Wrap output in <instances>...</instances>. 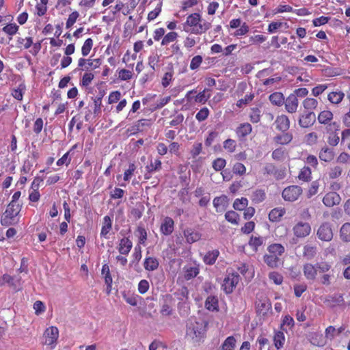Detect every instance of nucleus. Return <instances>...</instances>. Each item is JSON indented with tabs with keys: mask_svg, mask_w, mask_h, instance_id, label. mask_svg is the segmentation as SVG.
I'll use <instances>...</instances> for the list:
<instances>
[{
	"mask_svg": "<svg viewBox=\"0 0 350 350\" xmlns=\"http://www.w3.org/2000/svg\"><path fill=\"white\" fill-rule=\"evenodd\" d=\"M161 168V161L160 159H155L151 161L150 164L146 166L148 173L150 174L152 172L160 170Z\"/></svg>",
	"mask_w": 350,
	"mask_h": 350,
	"instance_id": "nucleus-46",
	"label": "nucleus"
},
{
	"mask_svg": "<svg viewBox=\"0 0 350 350\" xmlns=\"http://www.w3.org/2000/svg\"><path fill=\"white\" fill-rule=\"evenodd\" d=\"M293 139V135L289 132H282V134L277 135L274 137L273 141L280 145H287L291 142Z\"/></svg>",
	"mask_w": 350,
	"mask_h": 350,
	"instance_id": "nucleus-18",
	"label": "nucleus"
},
{
	"mask_svg": "<svg viewBox=\"0 0 350 350\" xmlns=\"http://www.w3.org/2000/svg\"><path fill=\"white\" fill-rule=\"evenodd\" d=\"M209 113L207 107H203L196 113V118L199 122H202L208 117Z\"/></svg>",
	"mask_w": 350,
	"mask_h": 350,
	"instance_id": "nucleus-57",
	"label": "nucleus"
},
{
	"mask_svg": "<svg viewBox=\"0 0 350 350\" xmlns=\"http://www.w3.org/2000/svg\"><path fill=\"white\" fill-rule=\"evenodd\" d=\"M303 272L306 278L308 280H314L317 275V268L315 265L306 263L303 267Z\"/></svg>",
	"mask_w": 350,
	"mask_h": 350,
	"instance_id": "nucleus-15",
	"label": "nucleus"
},
{
	"mask_svg": "<svg viewBox=\"0 0 350 350\" xmlns=\"http://www.w3.org/2000/svg\"><path fill=\"white\" fill-rule=\"evenodd\" d=\"M342 169L340 166L336 165L330 168L328 175L331 179H335L342 175Z\"/></svg>",
	"mask_w": 350,
	"mask_h": 350,
	"instance_id": "nucleus-45",
	"label": "nucleus"
},
{
	"mask_svg": "<svg viewBox=\"0 0 350 350\" xmlns=\"http://www.w3.org/2000/svg\"><path fill=\"white\" fill-rule=\"evenodd\" d=\"M178 37V33L175 31H171L164 36L162 41V45H167L169 43L174 42Z\"/></svg>",
	"mask_w": 350,
	"mask_h": 350,
	"instance_id": "nucleus-51",
	"label": "nucleus"
},
{
	"mask_svg": "<svg viewBox=\"0 0 350 350\" xmlns=\"http://www.w3.org/2000/svg\"><path fill=\"white\" fill-rule=\"evenodd\" d=\"M344 299L342 294H334L332 295H327L325 297L324 303L329 307H334L336 304L343 303Z\"/></svg>",
	"mask_w": 350,
	"mask_h": 350,
	"instance_id": "nucleus-20",
	"label": "nucleus"
},
{
	"mask_svg": "<svg viewBox=\"0 0 350 350\" xmlns=\"http://www.w3.org/2000/svg\"><path fill=\"white\" fill-rule=\"evenodd\" d=\"M324 75L332 77L340 75V69L338 68L327 67L323 70Z\"/></svg>",
	"mask_w": 350,
	"mask_h": 350,
	"instance_id": "nucleus-62",
	"label": "nucleus"
},
{
	"mask_svg": "<svg viewBox=\"0 0 350 350\" xmlns=\"http://www.w3.org/2000/svg\"><path fill=\"white\" fill-rule=\"evenodd\" d=\"M21 206L22 205H13L12 203H9L1 216V224L4 226H10L17 224L18 222L17 216L21 210Z\"/></svg>",
	"mask_w": 350,
	"mask_h": 350,
	"instance_id": "nucleus-3",
	"label": "nucleus"
},
{
	"mask_svg": "<svg viewBox=\"0 0 350 350\" xmlns=\"http://www.w3.org/2000/svg\"><path fill=\"white\" fill-rule=\"evenodd\" d=\"M317 254V248L316 246L306 245L303 248V257L307 260H312Z\"/></svg>",
	"mask_w": 350,
	"mask_h": 350,
	"instance_id": "nucleus-25",
	"label": "nucleus"
},
{
	"mask_svg": "<svg viewBox=\"0 0 350 350\" xmlns=\"http://www.w3.org/2000/svg\"><path fill=\"white\" fill-rule=\"evenodd\" d=\"M236 340L234 336H228L221 345L222 350H234L235 347Z\"/></svg>",
	"mask_w": 350,
	"mask_h": 350,
	"instance_id": "nucleus-41",
	"label": "nucleus"
},
{
	"mask_svg": "<svg viewBox=\"0 0 350 350\" xmlns=\"http://www.w3.org/2000/svg\"><path fill=\"white\" fill-rule=\"evenodd\" d=\"M188 295L189 291L187 287H182L175 293V295L177 297V299L183 301L182 304H178V308H180L181 306L185 307V305L187 304L186 301L188 299ZM186 308H187V306H186Z\"/></svg>",
	"mask_w": 350,
	"mask_h": 350,
	"instance_id": "nucleus-27",
	"label": "nucleus"
},
{
	"mask_svg": "<svg viewBox=\"0 0 350 350\" xmlns=\"http://www.w3.org/2000/svg\"><path fill=\"white\" fill-rule=\"evenodd\" d=\"M94 75L91 72H85L81 81V85L84 87L88 86L94 79Z\"/></svg>",
	"mask_w": 350,
	"mask_h": 350,
	"instance_id": "nucleus-63",
	"label": "nucleus"
},
{
	"mask_svg": "<svg viewBox=\"0 0 350 350\" xmlns=\"http://www.w3.org/2000/svg\"><path fill=\"white\" fill-rule=\"evenodd\" d=\"M294 234L299 238H304L310 234V225L306 222H299L293 227Z\"/></svg>",
	"mask_w": 350,
	"mask_h": 350,
	"instance_id": "nucleus-7",
	"label": "nucleus"
},
{
	"mask_svg": "<svg viewBox=\"0 0 350 350\" xmlns=\"http://www.w3.org/2000/svg\"><path fill=\"white\" fill-rule=\"evenodd\" d=\"M271 308V304L267 298L256 301V310L258 315H266Z\"/></svg>",
	"mask_w": 350,
	"mask_h": 350,
	"instance_id": "nucleus-10",
	"label": "nucleus"
},
{
	"mask_svg": "<svg viewBox=\"0 0 350 350\" xmlns=\"http://www.w3.org/2000/svg\"><path fill=\"white\" fill-rule=\"evenodd\" d=\"M102 275H104L105 282L107 284V292L109 294L111 291L112 278L111 276L109 267L105 264L101 270Z\"/></svg>",
	"mask_w": 350,
	"mask_h": 350,
	"instance_id": "nucleus-24",
	"label": "nucleus"
},
{
	"mask_svg": "<svg viewBox=\"0 0 350 350\" xmlns=\"http://www.w3.org/2000/svg\"><path fill=\"white\" fill-rule=\"evenodd\" d=\"M162 2H160L157 4V7L154 10L150 12L148 14V21H153L155 19L160 12H161Z\"/></svg>",
	"mask_w": 350,
	"mask_h": 350,
	"instance_id": "nucleus-60",
	"label": "nucleus"
},
{
	"mask_svg": "<svg viewBox=\"0 0 350 350\" xmlns=\"http://www.w3.org/2000/svg\"><path fill=\"white\" fill-rule=\"evenodd\" d=\"M264 262L271 268H277L281 264V260L279 256L273 254H265L263 257Z\"/></svg>",
	"mask_w": 350,
	"mask_h": 350,
	"instance_id": "nucleus-22",
	"label": "nucleus"
},
{
	"mask_svg": "<svg viewBox=\"0 0 350 350\" xmlns=\"http://www.w3.org/2000/svg\"><path fill=\"white\" fill-rule=\"evenodd\" d=\"M3 31L9 36H14L18 30V26L15 23H10L2 29Z\"/></svg>",
	"mask_w": 350,
	"mask_h": 350,
	"instance_id": "nucleus-47",
	"label": "nucleus"
},
{
	"mask_svg": "<svg viewBox=\"0 0 350 350\" xmlns=\"http://www.w3.org/2000/svg\"><path fill=\"white\" fill-rule=\"evenodd\" d=\"M205 306L206 309L211 311L217 310L218 307L217 298L215 296H208L206 299Z\"/></svg>",
	"mask_w": 350,
	"mask_h": 350,
	"instance_id": "nucleus-39",
	"label": "nucleus"
},
{
	"mask_svg": "<svg viewBox=\"0 0 350 350\" xmlns=\"http://www.w3.org/2000/svg\"><path fill=\"white\" fill-rule=\"evenodd\" d=\"M276 129L281 132H286L290 128V120L286 115L278 116L275 121Z\"/></svg>",
	"mask_w": 350,
	"mask_h": 350,
	"instance_id": "nucleus-12",
	"label": "nucleus"
},
{
	"mask_svg": "<svg viewBox=\"0 0 350 350\" xmlns=\"http://www.w3.org/2000/svg\"><path fill=\"white\" fill-rule=\"evenodd\" d=\"M184 234L186 237L187 241L189 243H192L198 241L201 237V235L199 232L192 231L191 230H185Z\"/></svg>",
	"mask_w": 350,
	"mask_h": 350,
	"instance_id": "nucleus-35",
	"label": "nucleus"
},
{
	"mask_svg": "<svg viewBox=\"0 0 350 350\" xmlns=\"http://www.w3.org/2000/svg\"><path fill=\"white\" fill-rule=\"evenodd\" d=\"M340 238L343 241H350V223L344 224L340 230Z\"/></svg>",
	"mask_w": 350,
	"mask_h": 350,
	"instance_id": "nucleus-36",
	"label": "nucleus"
},
{
	"mask_svg": "<svg viewBox=\"0 0 350 350\" xmlns=\"http://www.w3.org/2000/svg\"><path fill=\"white\" fill-rule=\"evenodd\" d=\"M267 250L270 254L276 255L277 256H280L284 253V247L280 243H273L267 247Z\"/></svg>",
	"mask_w": 350,
	"mask_h": 350,
	"instance_id": "nucleus-33",
	"label": "nucleus"
},
{
	"mask_svg": "<svg viewBox=\"0 0 350 350\" xmlns=\"http://www.w3.org/2000/svg\"><path fill=\"white\" fill-rule=\"evenodd\" d=\"M79 14L78 12L75 11L72 12L69 16L68 18L66 23V27L67 29L70 28L76 22L77 18L79 17Z\"/></svg>",
	"mask_w": 350,
	"mask_h": 350,
	"instance_id": "nucleus-61",
	"label": "nucleus"
},
{
	"mask_svg": "<svg viewBox=\"0 0 350 350\" xmlns=\"http://www.w3.org/2000/svg\"><path fill=\"white\" fill-rule=\"evenodd\" d=\"M318 101L317 99L313 98H306L303 101V106L305 109L308 111H312L316 109L318 106Z\"/></svg>",
	"mask_w": 350,
	"mask_h": 350,
	"instance_id": "nucleus-40",
	"label": "nucleus"
},
{
	"mask_svg": "<svg viewBox=\"0 0 350 350\" xmlns=\"http://www.w3.org/2000/svg\"><path fill=\"white\" fill-rule=\"evenodd\" d=\"M206 90L205 89L197 94L195 97V101L198 103L204 104L211 96L210 94H206Z\"/></svg>",
	"mask_w": 350,
	"mask_h": 350,
	"instance_id": "nucleus-58",
	"label": "nucleus"
},
{
	"mask_svg": "<svg viewBox=\"0 0 350 350\" xmlns=\"http://www.w3.org/2000/svg\"><path fill=\"white\" fill-rule=\"evenodd\" d=\"M319 157L321 161L325 162L332 161L335 157V151L334 148H329L325 146L320 150Z\"/></svg>",
	"mask_w": 350,
	"mask_h": 350,
	"instance_id": "nucleus-16",
	"label": "nucleus"
},
{
	"mask_svg": "<svg viewBox=\"0 0 350 350\" xmlns=\"http://www.w3.org/2000/svg\"><path fill=\"white\" fill-rule=\"evenodd\" d=\"M44 336L45 338L44 344L46 345H51L56 342L58 338V329L56 327H50L46 329Z\"/></svg>",
	"mask_w": 350,
	"mask_h": 350,
	"instance_id": "nucleus-9",
	"label": "nucleus"
},
{
	"mask_svg": "<svg viewBox=\"0 0 350 350\" xmlns=\"http://www.w3.org/2000/svg\"><path fill=\"white\" fill-rule=\"evenodd\" d=\"M219 255L218 250L208 251L204 256V262L206 265H213Z\"/></svg>",
	"mask_w": 350,
	"mask_h": 350,
	"instance_id": "nucleus-29",
	"label": "nucleus"
},
{
	"mask_svg": "<svg viewBox=\"0 0 350 350\" xmlns=\"http://www.w3.org/2000/svg\"><path fill=\"white\" fill-rule=\"evenodd\" d=\"M345 96V93L336 88L327 94V100L333 105H338L342 101Z\"/></svg>",
	"mask_w": 350,
	"mask_h": 350,
	"instance_id": "nucleus-14",
	"label": "nucleus"
},
{
	"mask_svg": "<svg viewBox=\"0 0 350 350\" xmlns=\"http://www.w3.org/2000/svg\"><path fill=\"white\" fill-rule=\"evenodd\" d=\"M252 128L250 124H241L236 130L237 136L240 138H244L252 132Z\"/></svg>",
	"mask_w": 350,
	"mask_h": 350,
	"instance_id": "nucleus-28",
	"label": "nucleus"
},
{
	"mask_svg": "<svg viewBox=\"0 0 350 350\" xmlns=\"http://www.w3.org/2000/svg\"><path fill=\"white\" fill-rule=\"evenodd\" d=\"M105 94V92L103 91L100 92V96L96 97L94 100V113L96 115H98L101 113V105H102V98Z\"/></svg>",
	"mask_w": 350,
	"mask_h": 350,
	"instance_id": "nucleus-48",
	"label": "nucleus"
},
{
	"mask_svg": "<svg viewBox=\"0 0 350 350\" xmlns=\"http://www.w3.org/2000/svg\"><path fill=\"white\" fill-rule=\"evenodd\" d=\"M260 110L258 107H254L251 109L250 114V120L253 123H257L260 120Z\"/></svg>",
	"mask_w": 350,
	"mask_h": 350,
	"instance_id": "nucleus-54",
	"label": "nucleus"
},
{
	"mask_svg": "<svg viewBox=\"0 0 350 350\" xmlns=\"http://www.w3.org/2000/svg\"><path fill=\"white\" fill-rule=\"evenodd\" d=\"M264 242V239L262 237H254L252 236L250 238L249 241V244L251 247L254 248L255 250H257L258 247L262 245Z\"/></svg>",
	"mask_w": 350,
	"mask_h": 350,
	"instance_id": "nucleus-52",
	"label": "nucleus"
},
{
	"mask_svg": "<svg viewBox=\"0 0 350 350\" xmlns=\"http://www.w3.org/2000/svg\"><path fill=\"white\" fill-rule=\"evenodd\" d=\"M274 345L278 349H281L285 341L284 334L282 332L278 331L275 333L273 337Z\"/></svg>",
	"mask_w": 350,
	"mask_h": 350,
	"instance_id": "nucleus-38",
	"label": "nucleus"
},
{
	"mask_svg": "<svg viewBox=\"0 0 350 350\" xmlns=\"http://www.w3.org/2000/svg\"><path fill=\"white\" fill-rule=\"evenodd\" d=\"M302 193V189L297 185H291L285 188L282 193V198L286 201L294 202Z\"/></svg>",
	"mask_w": 350,
	"mask_h": 350,
	"instance_id": "nucleus-5",
	"label": "nucleus"
},
{
	"mask_svg": "<svg viewBox=\"0 0 350 350\" xmlns=\"http://www.w3.org/2000/svg\"><path fill=\"white\" fill-rule=\"evenodd\" d=\"M315 121V113L312 111H308L300 116L298 122L301 128H308L312 126Z\"/></svg>",
	"mask_w": 350,
	"mask_h": 350,
	"instance_id": "nucleus-8",
	"label": "nucleus"
},
{
	"mask_svg": "<svg viewBox=\"0 0 350 350\" xmlns=\"http://www.w3.org/2000/svg\"><path fill=\"white\" fill-rule=\"evenodd\" d=\"M211 27L209 22L204 21L199 13H193L189 15L183 24V29L185 32L201 35Z\"/></svg>",
	"mask_w": 350,
	"mask_h": 350,
	"instance_id": "nucleus-1",
	"label": "nucleus"
},
{
	"mask_svg": "<svg viewBox=\"0 0 350 350\" xmlns=\"http://www.w3.org/2000/svg\"><path fill=\"white\" fill-rule=\"evenodd\" d=\"M112 228V221L111 217L106 215L103 218V226L100 231V237L108 239V234Z\"/></svg>",
	"mask_w": 350,
	"mask_h": 350,
	"instance_id": "nucleus-26",
	"label": "nucleus"
},
{
	"mask_svg": "<svg viewBox=\"0 0 350 350\" xmlns=\"http://www.w3.org/2000/svg\"><path fill=\"white\" fill-rule=\"evenodd\" d=\"M101 64L100 59H88L87 66L85 68H82V70H88L89 69H96L98 68Z\"/></svg>",
	"mask_w": 350,
	"mask_h": 350,
	"instance_id": "nucleus-56",
	"label": "nucleus"
},
{
	"mask_svg": "<svg viewBox=\"0 0 350 350\" xmlns=\"http://www.w3.org/2000/svg\"><path fill=\"white\" fill-rule=\"evenodd\" d=\"M336 161L342 164H350V154L347 152H341L337 157Z\"/></svg>",
	"mask_w": 350,
	"mask_h": 350,
	"instance_id": "nucleus-64",
	"label": "nucleus"
},
{
	"mask_svg": "<svg viewBox=\"0 0 350 350\" xmlns=\"http://www.w3.org/2000/svg\"><path fill=\"white\" fill-rule=\"evenodd\" d=\"M248 204V200L246 198H241L240 199H236L233 203V208L235 210L243 211Z\"/></svg>",
	"mask_w": 350,
	"mask_h": 350,
	"instance_id": "nucleus-42",
	"label": "nucleus"
},
{
	"mask_svg": "<svg viewBox=\"0 0 350 350\" xmlns=\"http://www.w3.org/2000/svg\"><path fill=\"white\" fill-rule=\"evenodd\" d=\"M284 103L285 104V108L288 113H293L296 112L299 105V101L297 98H296V95H293L292 94H290L286 99L284 100Z\"/></svg>",
	"mask_w": 350,
	"mask_h": 350,
	"instance_id": "nucleus-13",
	"label": "nucleus"
},
{
	"mask_svg": "<svg viewBox=\"0 0 350 350\" xmlns=\"http://www.w3.org/2000/svg\"><path fill=\"white\" fill-rule=\"evenodd\" d=\"M159 265L158 260L153 257L146 258L144 263V268L147 271H154L158 269Z\"/></svg>",
	"mask_w": 350,
	"mask_h": 350,
	"instance_id": "nucleus-30",
	"label": "nucleus"
},
{
	"mask_svg": "<svg viewBox=\"0 0 350 350\" xmlns=\"http://www.w3.org/2000/svg\"><path fill=\"white\" fill-rule=\"evenodd\" d=\"M285 209L283 208H275L269 213V219L271 221H278L284 215Z\"/></svg>",
	"mask_w": 350,
	"mask_h": 350,
	"instance_id": "nucleus-32",
	"label": "nucleus"
},
{
	"mask_svg": "<svg viewBox=\"0 0 350 350\" xmlns=\"http://www.w3.org/2000/svg\"><path fill=\"white\" fill-rule=\"evenodd\" d=\"M92 46L93 40L91 38H88L83 43L81 48V53L83 56H87L90 53Z\"/></svg>",
	"mask_w": 350,
	"mask_h": 350,
	"instance_id": "nucleus-53",
	"label": "nucleus"
},
{
	"mask_svg": "<svg viewBox=\"0 0 350 350\" xmlns=\"http://www.w3.org/2000/svg\"><path fill=\"white\" fill-rule=\"evenodd\" d=\"M164 302L161 309V313L163 316H169L172 314V309L170 306V304L173 301L172 296L170 294H166L164 297Z\"/></svg>",
	"mask_w": 350,
	"mask_h": 350,
	"instance_id": "nucleus-19",
	"label": "nucleus"
},
{
	"mask_svg": "<svg viewBox=\"0 0 350 350\" xmlns=\"http://www.w3.org/2000/svg\"><path fill=\"white\" fill-rule=\"evenodd\" d=\"M237 147V143L235 140L232 139H228L224 142V148L228 152L232 153L235 151Z\"/></svg>",
	"mask_w": 350,
	"mask_h": 350,
	"instance_id": "nucleus-49",
	"label": "nucleus"
},
{
	"mask_svg": "<svg viewBox=\"0 0 350 350\" xmlns=\"http://www.w3.org/2000/svg\"><path fill=\"white\" fill-rule=\"evenodd\" d=\"M333 118V113L329 110L321 111L318 116V121L321 124H326Z\"/></svg>",
	"mask_w": 350,
	"mask_h": 350,
	"instance_id": "nucleus-37",
	"label": "nucleus"
},
{
	"mask_svg": "<svg viewBox=\"0 0 350 350\" xmlns=\"http://www.w3.org/2000/svg\"><path fill=\"white\" fill-rule=\"evenodd\" d=\"M174 220L171 217H166L161 226L160 230L161 233L165 235L171 234L174 230Z\"/></svg>",
	"mask_w": 350,
	"mask_h": 350,
	"instance_id": "nucleus-17",
	"label": "nucleus"
},
{
	"mask_svg": "<svg viewBox=\"0 0 350 350\" xmlns=\"http://www.w3.org/2000/svg\"><path fill=\"white\" fill-rule=\"evenodd\" d=\"M206 326L203 322L190 319L187 324L186 336L187 340L195 345H198L205 336Z\"/></svg>",
	"mask_w": 350,
	"mask_h": 350,
	"instance_id": "nucleus-2",
	"label": "nucleus"
},
{
	"mask_svg": "<svg viewBox=\"0 0 350 350\" xmlns=\"http://www.w3.org/2000/svg\"><path fill=\"white\" fill-rule=\"evenodd\" d=\"M135 236L138 238V242L139 244L145 245L146 241L147 240V232L142 224H139L135 232Z\"/></svg>",
	"mask_w": 350,
	"mask_h": 350,
	"instance_id": "nucleus-31",
	"label": "nucleus"
},
{
	"mask_svg": "<svg viewBox=\"0 0 350 350\" xmlns=\"http://www.w3.org/2000/svg\"><path fill=\"white\" fill-rule=\"evenodd\" d=\"M226 164V161L223 158H217L213 162V167L216 171L221 170Z\"/></svg>",
	"mask_w": 350,
	"mask_h": 350,
	"instance_id": "nucleus-59",
	"label": "nucleus"
},
{
	"mask_svg": "<svg viewBox=\"0 0 350 350\" xmlns=\"http://www.w3.org/2000/svg\"><path fill=\"white\" fill-rule=\"evenodd\" d=\"M240 280L239 275L237 273H229L227 277L224 280L222 288L226 294L232 293L234 288L239 283Z\"/></svg>",
	"mask_w": 350,
	"mask_h": 350,
	"instance_id": "nucleus-4",
	"label": "nucleus"
},
{
	"mask_svg": "<svg viewBox=\"0 0 350 350\" xmlns=\"http://www.w3.org/2000/svg\"><path fill=\"white\" fill-rule=\"evenodd\" d=\"M133 247L131 241L127 238H122L119 244L118 251L121 254L127 255Z\"/></svg>",
	"mask_w": 350,
	"mask_h": 350,
	"instance_id": "nucleus-21",
	"label": "nucleus"
},
{
	"mask_svg": "<svg viewBox=\"0 0 350 350\" xmlns=\"http://www.w3.org/2000/svg\"><path fill=\"white\" fill-rule=\"evenodd\" d=\"M225 218L228 221L233 224H237L239 216L235 211H230L226 213Z\"/></svg>",
	"mask_w": 350,
	"mask_h": 350,
	"instance_id": "nucleus-50",
	"label": "nucleus"
},
{
	"mask_svg": "<svg viewBox=\"0 0 350 350\" xmlns=\"http://www.w3.org/2000/svg\"><path fill=\"white\" fill-rule=\"evenodd\" d=\"M144 211V206L142 204H139L135 208H133L131 213L135 219H139L142 217L143 212Z\"/></svg>",
	"mask_w": 350,
	"mask_h": 350,
	"instance_id": "nucleus-55",
	"label": "nucleus"
},
{
	"mask_svg": "<svg viewBox=\"0 0 350 350\" xmlns=\"http://www.w3.org/2000/svg\"><path fill=\"white\" fill-rule=\"evenodd\" d=\"M270 102L276 106H282L284 103V97L281 92H274L269 96Z\"/></svg>",
	"mask_w": 350,
	"mask_h": 350,
	"instance_id": "nucleus-34",
	"label": "nucleus"
},
{
	"mask_svg": "<svg viewBox=\"0 0 350 350\" xmlns=\"http://www.w3.org/2000/svg\"><path fill=\"white\" fill-rule=\"evenodd\" d=\"M299 180H302L304 181H309L311 178V170L309 167H304L298 176Z\"/></svg>",
	"mask_w": 350,
	"mask_h": 350,
	"instance_id": "nucleus-44",
	"label": "nucleus"
},
{
	"mask_svg": "<svg viewBox=\"0 0 350 350\" xmlns=\"http://www.w3.org/2000/svg\"><path fill=\"white\" fill-rule=\"evenodd\" d=\"M184 278L186 280H191L196 278L199 273V268L198 266L186 265L183 267Z\"/></svg>",
	"mask_w": 350,
	"mask_h": 350,
	"instance_id": "nucleus-23",
	"label": "nucleus"
},
{
	"mask_svg": "<svg viewBox=\"0 0 350 350\" xmlns=\"http://www.w3.org/2000/svg\"><path fill=\"white\" fill-rule=\"evenodd\" d=\"M265 193L262 189L254 191L252 195V200L254 203H260L265 199Z\"/></svg>",
	"mask_w": 350,
	"mask_h": 350,
	"instance_id": "nucleus-43",
	"label": "nucleus"
},
{
	"mask_svg": "<svg viewBox=\"0 0 350 350\" xmlns=\"http://www.w3.org/2000/svg\"><path fill=\"white\" fill-rule=\"evenodd\" d=\"M340 197L336 192L327 193L323 198V204L328 207L337 205L340 202Z\"/></svg>",
	"mask_w": 350,
	"mask_h": 350,
	"instance_id": "nucleus-11",
	"label": "nucleus"
},
{
	"mask_svg": "<svg viewBox=\"0 0 350 350\" xmlns=\"http://www.w3.org/2000/svg\"><path fill=\"white\" fill-rule=\"evenodd\" d=\"M318 238L323 241H330L333 238V232L330 224H322L317 230Z\"/></svg>",
	"mask_w": 350,
	"mask_h": 350,
	"instance_id": "nucleus-6",
	"label": "nucleus"
}]
</instances>
